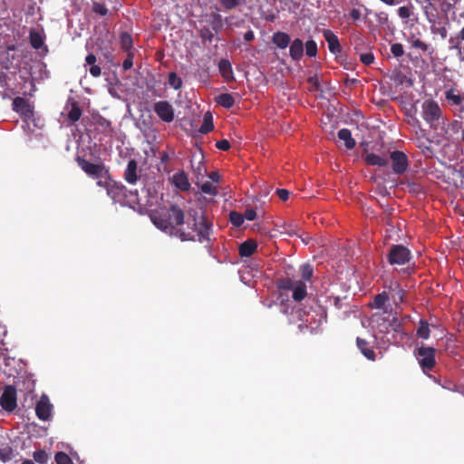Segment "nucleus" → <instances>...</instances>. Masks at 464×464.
I'll use <instances>...</instances> for the list:
<instances>
[{
    "mask_svg": "<svg viewBox=\"0 0 464 464\" xmlns=\"http://www.w3.org/2000/svg\"><path fill=\"white\" fill-rule=\"evenodd\" d=\"M34 459L40 464H46L48 461V455L44 450H38L33 454Z\"/></svg>",
    "mask_w": 464,
    "mask_h": 464,
    "instance_id": "a19ab883",
    "label": "nucleus"
},
{
    "mask_svg": "<svg viewBox=\"0 0 464 464\" xmlns=\"http://www.w3.org/2000/svg\"><path fill=\"white\" fill-rule=\"evenodd\" d=\"M276 194L281 200L286 201L289 198L290 192L285 188H277Z\"/></svg>",
    "mask_w": 464,
    "mask_h": 464,
    "instance_id": "864d4df0",
    "label": "nucleus"
},
{
    "mask_svg": "<svg viewBox=\"0 0 464 464\" xmlns=\"http://www.w3.org/2000/svg\"><path fill=\"white\" fill-rule=\"evenodd\" d=\"M360 61L365 65H370L374 62V55L372 52L360 53Z\"/></svg>",
    "mask_w": 464,
    "mask_h": 464,
    "instance_id": "c03bdc74",
    "label": "nucleus"
},
{
    "mask_svg": "<svg viewBox=\"0 0 464 464\" xmlns=\"http://www.w3.org/2000/svg\"><path fill=\"white\" fill-rule=\"evenodd\" d=\"M82 111L80 108L78 102H74L72 103L71 110L68 112V121L71 124H74L78 121L82 116Z\"/></svg>",
    "mask_w": 464,
    "mask_h": 464,
    "instance_id": "c85d7f7f",
    "label": "nucleus"
},
{
    "mask_svg": "<svg viewBox=\"0 0 464 464\" xmlns=\"http://www.w3.org/2000/svg\"><path fill=\"white\" fill-rule=\"evenodd\" d=\"M153 110L158 117L165 122H171L174 120V109L172 105L167 101H160L155 102Z\"/></svg>",
    "mask_w": 464,
    "mask_h": 464,
    "instance_id": "f8f14e48",
    "label": "nucleus"
},
{
    "mask_svg": "<svg viewBox=\"0 0 464 464\" xmlns=\"http://www.w3.org/2000/svg\"><path fill=\"white\" fill-rule=\"evenodd\" d=\"M307 82L314 87V89L318 90L320 87V82L318 77L316 75H313L307 78Z\"/></svg>",
    "mask_w": 464,
    "mask_h": 464,
    "instance_id": "e2e57ef3",
    "label": "nucleus"
},
{
    "mask_svg": "<svg viewBox=\"0 0 464 464\" xmlns=\"http://www.w3.org/2000/svg\"><path fill=\"white\" fill-rule=\"evenodd\" d=\"M302 281H310L314 275V268L310 264H303L300 267Z\"/></svg>",
    "mask_w": 464,
    "mask_h": 464,
    "instance_id": "e433bc0d",
    "label": "nucleus"
},
{
    "mask_svg": "<svg viewBox=\"0 0 464 464\" xmlns=\"http://www.w3.org/2000/svg\"><path fill=\"white\" fill-rule=\"evenodd\" d=\"M255 38L254 32L252 30H248L244 34V40L246 42H251Z\"/></svg>",
    "mask_w": 464,
    "mask_h": 464,
    "instance_id": "338daca9",
    "label": "nucleus"
},
{
    "mask_svg": "<svg viewBox=\"0 0 464 464\" xmlns=\"http://www.w3.org/2000/svg\"><path fill=\"white\" fill-rule=\"evenodd\" d=\"M76 162L78 166L92 179H102L103 176L109 178V169L103 163H92L79 156L76 158Z\"/></svg>",
    "mask_w": 464,
    "mask_h": 464,
    "instance_id": "423d86ee",
    "label": "nucleus"
},
{
    "mask_svg": "<svg viewBox=\"0 0 464 464\" xmlns=\"http://www.w3.org/2000/svg\"><path fill=\"white\" fill-rule=\"evenodd\" d=\"M96 61H97V58L93 53H89L85 58L86 64H88L90 66L95 64Z\"/></svg>",
    "mask_w": 464,
    "mask_h": 464,
    "instance_id": "69168bd1",
    "label": "nucleus"
},
{
    "mask_svg": "<svg viewBox=\"0 0 464 464\" xmlns=\"http://www.w3.org/2000/svg\"><path fill=\"white\" fill-rule=\"evenodd\" d=\"M214 129L212 116L209 113L204 115L203 122L199 128V132L207 134Z\"/></svg>",
    "mask_w": 464,
    "mask_h": 464,
    "instance_id": "473e14b6",
    "label": "nucleus"
},
{
    "mask_svg": "<svg viewBox=\"0 0 464 464\" xmlns=\"http://www.w3.org/2000/svg\"><path fill=\"white\" fill-rule=\"evenodd\" d=\"M411 258V250L401 244L392 245L387 254V261L391 266L407 265Z\"/></svg>",
    "mask_w": 464,
    "mask_h": 464,
    "instance_id": "39448f33",
    "label": "nucleus"
},
{
    "mask_svg": "<svg viewBox=\"0 0 464 464\" xmlns=\"http://www.w3.org/2000/svg\"><path fill=\"white\" fill-rule=\"evenodd\" d=\"M257 245L253 240H246L239 246V255L242 257L251 256L256 250Z\"/></svg>",
    "mask_w": 464,
    "mask_h": 464,
    "instance_id": "b1692460",
    "label": "nucleus"
},
{
    "mask_svg": "<svg viewBox=\"0 0 464 464\" xmlns=\"http://www.w3.org/2000/svg\"><path fill=\"white\" fill-rule=\"evenodd\" d=\"M394 290H396V296H394V303H395V304H398V303H401L403 301V296H404L405 292L397 284L395 285Z\"/></svg>",
    "mask_w": 464,
    "mask_h": 464,
    "instance_id": "8fccbe9b",
    "label": "nucleus"
},
{
    "mask_svg": "<svg viewBox=\"0 0 464 464\" xmlns=\"http://www.w3.org/2000/svg\"><path fill=\"white\" fill-rule=\"evenodd\" d=\"M244 219L254 220L256 217V212L253 208H246L245 213L243 214Z\"/></svg>",
    "mask_w": 464,
    "mask_h": 464,
    "instance_id": "13d9d810",
    "label": "nucleus"
},
{
    "mask_svg": "<svg viewBox=\"0 0 464 464\" xmlns=\"http://www.w3.org/2000/svg\"><path fill=\"white\" fill-rule=\"evenodd\" d=\"M22 384L24 388V391L28 393H31L34 391V381L31 378H25L22 381Z\"/></svg>",
    "mask_w": 464,
    "mask_h": 464,
    "instance_id": "49530a36",
    "label": "nucleus"
},
{
    "mask_svg": "<svg viewBox=\"0 0 464 464\" xmlns=\"http://www.w3.org/2000/svg\"><path fill=\"white\" fill-rule=\"evenodd\" d=\"M323 36L328 44L329 51L336 56L340 55L343 48L337 35L333 31L324 29L323 31Z\"/></svg>",
    "mask_w": 464,
    "mask_h": 464,
    "instance_id": "2eb2a0df",
    "label": "nucleus"
},
{
    "mask_svg": "<svg viewBox=\"0 0 464 464\" xmlns=\"http://www.w3.org/2000/svg\"><path fill=\"white\" fill-rule=\"evenodd\" d=\"M333 305L336 310V316L339 319H344L349 317L350 311L348 310L349 304L344 303L340 297H334L333 299Z\"/></svg>",
    "mask_w": 464,
    "mask_h": 464,
    "instance_id": "412c9836",
    "label": "nucleus"
},
{
    "mask_svg": "<svg viewBox=\"0 0 464 464\" xmlns=\"http://www.w3.org/2000/svg\"><path fill=\"white\" fill-rule=\"evenodd\" d=\"M416 335L419 338L427 340L430 338V324L427 320L421 319L419 323V327L416 331Z\"/></svg>",
    "mask_w": 464,
    "mask_h": 464,
    "instance_id": "cd10ccee",
    "label": "nucleus"
},
{
    "mask_svg": "<svg viewBox=\"0 0 464 464\" xmlns=\"http://www.w3.org/2000/svg\"><path fill=\"white\" fill-rule=\"evenodd\" d=\"M172 183L181 191H188L190 188V183L184 170H179L173 175Z\"/></svg>",
    "mask_w": 464,
    "mask_h": 464,
    "instance_id": "f3484780",
    "label": "nucleus"
},
{
    "mask_svg": "<svg viewBox=\"0 0 464 464\" xmlns=\"http://www.w3.org/2000/svg\"><path fill=\"white\" fill-rule=\"evenodd\" d=\"M398 14L402 19H408L411 15V6H401L398 9Z\"/></svg>",
    "mask_w": 464,
    "mask_h": 464,
    "instance_id": "de8ad7c7",
    "label": "nucleus"
},
{
    "mask_svg": "<svg viewBox=\"0 0 464 464\" xmlns=\"http://www.w3.org/2000/svg\"><path fill=\"white\" fill-rule=\"evenodd\" d=\"M133 65V53L129 52L126 59L122 63V68L127 71L130 70Z\"/></svg>",
    "mask_w": 464,
    "mask_h": 464,
    "instance_id": "09e8293b",
    "label": "nucleus"
},
{
    "mask_svg": "<svg viewBox=\"0 0 464 464\" xmlns=\"http://www.w3.org/2000/svg\"><path fill=\"white\" fill-rule=\"evenodd\" d=\"M229 220L233 226L238 227L244 223V216L239 212L231 211L229 213Z\"/></svg>",
    "mask_w": 464,
    "mask_h": 464,
    "instance_id": "4c0bfd02",
    "label": "nucleus"
},
{
    "mask_svg": "<svg viewBox=\"0 0 464 464\" xmlns=\"http://www.w3.org/2000/svg\"><path fill=\"white\" fill-rule=\"evenodd\" d=\"M124 179L129 184H135L139 179L138 163L132 159L130 160L124 171Z\"/></svg>",
    "mask_w": 464,
    "mask_h": 464,
    "instance_id": "dca6fc26",
    "label": "nucleus"
},
{
    "mask_svg": "<svg viewBox=\"0 0 464 464\" xmlns=\"http://www.w3.org/2000/svg\"><path fill=\"white\" fill-rule=\"evenodd\" d=\"M100 125L102 126L105 129H111V123L110 121L102 118L99 121Z\"/></svg>",
    "mask_w": 464,
    "mask_h": 464,
    "instance_id": "774afa93",
    "label": "nucleus"
},
{
    "mask_svg": "<svg viewBox=\"0 0 464 464\" xmlns=\"http://www.w3.org/2000/svg\"><path fill=\"white\" fill-rule=\"evenodd\" d=\"M225 10L235 9L246 3V0H218Z\"/></svg>",
    "mask_w": 464,
    "mask_h": 464,
    "instance_id": "f704fd0d",
    "label": "nucleus"
},
{
    "mask_svg": "<svg viewBox=\"0 0 464 464\" xmlns=\"http://www.w3.org/2000/svg\"><path fill=\"white\" fill-rule=\"evenodd\" d=\"M305 53L309 57H315L317 54V44L310 39L305 43Z\"/></svg>",
    "mask_w": 464,
    "mask_h": 464,
    "instance_id": "58836bf2",
    "label": "nucleus"
},
{
    "mask_svg": "<svg viewBox=\"0 0 464 464\" xmlns=\"http://www.w3.org/2000/svg\"><path fill=\"white\" fill-rule=\"evenodd\" d=\"M93 11L101 15H106L108 13L107 7L103 4L94 3Z\"/></svg>",
    "mask_w": 464,
    "mask_h": 464,
    "instance_id": "3c124183",
    "label": "nucleus"
},
{
    "mask_svg": "<svg viewBox=\"0 0 464 464\" xmlns=\"http://www.w3.org/2000/svg\"><path fill=\"white\" fill-rule=\"evenodd\" d=\"M390 325L392 326L393 331H395L397 333L401 332L402 324H401V320L398 317H393L392 322L390 323Z\"/></svg>",
    "mask_w": 464,
    "mask_h": 464,
    "instance_id": "603ef678",
    "label": "nucleus"
},
{
    "mask_svg": "<svg viewBox=\"0 0 464 464\" xmlns=\"http://www.w3.org/2000/svg\"><path fill=\"white\" fill-rule=\"evenodd\" d=\"M289 54L294 61L301 60L304 55V43L301 39L296 38L290 43Z\"/></svg>",
    "mask_w": 464,
    "mask_h": 464,
    "instance_id": "a211bd4d",
    "label": "nucleus"
},
{
    "mask_svg": "<svg viewBox=\"0 0 464 464\" xmlns=\"http://www.w3.org/2000/svg\"><path fill=\"white\" fill-rule=\"evenodd\" d=\"M337 135H338L339 140L344 141V145L347 150H353L355 147L356 142H355L354 139L352 137V133H351L350 130L345 129V128L341 129L338 131Z\"/></svg>",
    "mask_w": 464,
    "mask_h": 464,
    "instance_id": "393cba45",
    "label": "nucleus"
},
{
    "mask_svg": "<svg viewBox=\"0 0 464 464\" xmlns=\"http://www.w3.org/2000/svg\"><path fill=\"white\" fill-rule=\"evenodd\" d=\"M216 147L223 151H227L230 149V143L227 140H220L217 141Z\"/></svg>",
    "mask_w": 464,
    "mask_h": 464,
    "instance_id": "5fc2aeb1",
    "label": "nucleus"
},
{
    "mask_svg": "<svg viewBox=\"0 0 464 464\" xmlns=\"http://www.w3.org/2000/svg\"><path fill=\"white\" fill-rule=\"evenodd\" d=\"M390 160L393 173L401 175L406 172L409 167V160L404 152L400 150L392 151L390 154Z\"/></svg>",
    "mask_w": 464,
    "mask_h": 464,
    "instance_id": "9d476101",
    "label": "nucleus"
},
{
    "mask_svg": "<svg viewBox=\"0 0 464 464\" xmlns=\"http://www.w3.org/2000/svg\"><path fill=\"white\" fill-rule=\"evenodd\" d=\"M272 43L280 49H285L291 43V37L287 33L276 32L272 36Z\"/></svg>",
    "mask_w": 464,
    "mask_h": 464,
    "instance_id": "4be33fe9",
    "label": "nucleus"
},
{
    "mask_svg": "<svg viewBox=\"0 0 464 464\" xmlns=\"http://www.w3.org/2000/svg\"><path fill=\"white\" fill-rule=\"evenodd\" d=\"M0 85L3 88H6V89L9 88V86H8V75L5 72H0Z\"/></svg>",
    "mask_w": 464,
    "mask_h": 464,
    "instance_id": "680f3d73",
    "label": "nucleus"
},
{
    "mask_svg": "<svg viewBox=\"0 0 464 464\" xmlns=\"http://www.w3.org/2000/svg\"><path fill=\"white\" fill-rule=\"evenodd\" d=\"M15 80L17 82L15 88L18 90V92L24 96H33L36 88L30 72L26 69L19 70L18 78H15Z\"/></svg>",
    "mask_w": 464,
    "mask_h": 464,
    "instance_id": "6e6552de",
    "label": "nucleus"
},
{
    "mask_svg": "<svg viewBox=\"0 0 464 464\" xmlns=\"http://www.w3.org/2000/svg\"><path fill=\"white\" fill-rule=\"evenodd\" d=\"M29 38H30V44L33 48L38 50L44 45V37L42 36V34L40 33L35 32V31H31Z\"/></svg>",
    "mask_w": 464,
    "mask_h": 464,
    "instance_id": "7c9ffc66",
    "label": "nucleus"
},
{
    "mask_svg": "<svg viewBox=\"0 0 464 464\" xmlns=\"http://www.w3.org/2000/svg\"><path fill=\"white\" fill-rule=\"evenodd\" d=\"M107 194L115 202L122 206L133 208L140 203L138 190H128L124 185L111 179L107 185Z\"/></svg>",
    "mask_w": 464,
    "mask_h": 464,
    "instance_id": "f03ea898",
    "label": "nucleus"
},
{
    "mask_svg": "<svg viewBox=\"0 0 464 464\" xmlns=\"http://www.w3.org/2000/svg\"><path fill=\"white\" fill-rule=\"evenodd\" d=\"M349 16L351 17V19H353V22H355L361 19L362 14L359 9L353 8L349 13Z\"/></svg>",
    "mask_w": 464,
    "mask_h": 464,
    "instance_id": "bf43d9fd",
    "label": "nucleus"
},
{
    "mask_svg": "<svg viewBox=\"0 0 464 464\" xmlns=\"http://www.w3.org/2000/svg\"><path fill=\"white\" fill-rule=\"evenodd\" d=\"M216 102L226 108L230 109L235 104V99L230 93H222L215 98Z\"/></svg>",
    "mask_w": 464,
    "mask_h": 464,
    "instance_id": "bb28decb",
    "label": "nucleus"
},
{
    "mask_svg": "<svg viewBox=\"0 0 464 464\" xmlns=\"http://www.w3.org/2000/svg\"><path fill=\"white\" fill-rule=\"evenodd\" d=\"M276 285L280 290H292V297L296 302L303 301L307 295L306 284L302 280L295 281L289 277H282L277 280Z\"/></svg>",
    "mask_w": 464,
    "mask_h": 464,
    "instance_id": "20e7f679",
    "label": "nucleus"
},
{
    "mask_svg": "<svg viewBox=\"0 0 464 464\" xmlns=\"http://www.w3.org/2000/svg\"><path fill=\"white\" fill-rule=\"evenodd\" d=\"M218 70L221 76L227 81L235 80L232 65L227 59H221L218 63Z\"/></svg>",
    "mask_w": 464,
    "mask_h": 464,
    "instance_id": "aec40b11",
    "label": "nucleus"
},
{
    "mask_svg": "<svg viewBox=\"0 0 464 464\" xmlns=\"http://www.w3.org/2000/svg\"><path fill=\"white\" fill-rule=\"evenodd\" d=\"M56 464H72V459L68 454L63 451H59L54 456Z\"/></svg>",
    "mask_w": 464,
    "mask_h": 464,
    "instance_id": "ea45409f",
    "label": "nucleus"
},
{
    "mask_svg": "<svg viewBox=\"0 0 464 464\" xmlns=\"http://www.w3.org/2000/svg\"><path fill=\"white\" fill-rule=\"evenodd\" d=\"M150 218L157 228L181 241H210L211 223L204 217L198 221L196 216L185 221L183 209L176 204L151 210Z\"/></svg>",
    "mask_w": 464,
    "mask_h": 464,
    "instance_id": "f257e3e1",
    "label": "nucleus"
},
{
    "mask_svg": "<svg viewBox=\"0 0 464 464\" xmlns=\"http://www.w3.org/2000/svg\"><path fill=\"white\" fill-rule=\"evenodd\" d=\"M14 457V450L10 445L5 444L0 448V460L2 462H8L13 459Z\"/></svg>",
    "mask_w": 464,
    "mask_h": 464,
    "instance_id": "c756f323",
    "label": "nucleus"
},
{
    "mask_svg": "<svg viewBox=\"0 0 464 464\" xmlns=\"http://www.w3.org/2000/svg\"><path fill=\"white\" fill-rule=\"evenodd\" d=\"M390 300V295L386 291H383L374 296L372 303L370 304L372 308L382 309L385 304Z\"/></svg>",
    "mask_w": 464,
    "mask_h": 464,
    "instance_id": "a878e982",
    "label": "nucleus"
},
{
    "mask_svg": "<svg viewBox=\"0 0 464 464\" xmlns=\"http://www.w3.org/2000/svg\"><path fill=\"white\" fill-rule=\"evenodd\" d=\"M391 52L395 57H401L404 53L403 45L399 43L393 44L391 46Z\"/></svg>",
    "mask_w": 464,
    "mask_h": 464,
    "instance_id": "a18cd8bd",
    "label": "nucleus"
},
{
    "mask_svg": "<svg viewBox=\"0 0 464 464\" xmlns=\"http://www.w3.org/2000/svg\"><path fill=\"white\" fill-rule=\"evenodd\" d=\"M53 404L50 402L48 395L42 394L35 406V414L41 420H48L52 415Z\"/></svg>",
    "mask_w": 464,
    "mask_h": 464,
    "instance_id": "ddd939ff",
    "label": "nucleus"
},
{
    "mask_svg": "<svg viewBox=\"0 0 464 464\" xmlns=\"http://www.w3.org/2000/svg\"><path fill=\"white\" fill-rule=\"evenodd\" d=\"M363 160L369 166L386 167L389 163L387 157L380 156L375 153H367L363 156Z\"/></svg>",
    "mask_w": 464,
    "mask_h": 464,
    "instance_id": "6ab92c4d",
    "label": "nucleus"
},
{
    "mask_svg": "<svg viewBox=\"0 0 464 464\" xmlns=\"http://www.w3.org/2000/svg\"><path fill=\"white\" fill-rule=\"evenodd\" d=\"M200 36L203 40L211 42L213 40L214 34L209 29L201 30Z\"/></svg>",
    "mask_w": 464,
    "mask_h": 464,
    "instance_id": "6e6d98bb",
    "label": "nucleus"
},
{
    "mask_svg": "<svg viewBox=\"0 0 464 464\" xmlns=\"http://www.w3.org/2000/svg\"><path fill=\"white\" fill-rule=\"evenodd\" d=\"M421 118L433 130L444 129L446 118L442 109L434 100H425L422 102Z\"/></svg>",
    "mask_w": 464,
    "mask_h": 464,
    "instance_id": "7ed1b4c3",
    "label": "nucleus"
},
{
    "mask_svg": "<svg viewBox=\"0 0 464 464\" xmlns=\"http://www.w3.org/2000/svg\"><path fill=\"white\" fill-rule=\"evenodd\" d=\"M376 16H377L378 22L382 24H384L388 22V15L384 12H381V13L377 14Z\"/></svg>",
    "mask_w": 464,
    "mask_h": 464,
    "instance_id": "0e129e2a",
    "label": "nucleus"
},
{
    "mask_svg": "<svg viewBox=\"0 0 464 464\" xmlns=\"http://www.w3.org/2000/svg\"><path fill=\"white\" fill-rule=\"evenodd\" d=\"M200 189L203 193L215 196L217 194V188L209 181H206L200 186Z\"/></svg>",
    "mask_w": 464,
    "mask_h": 464,
    "instance_id": "37998d69",
    "label": "nucleus"
},
{
    "mask_svg": "<svg viewBox=\"0 0 464 464\" xmlns=\"http://www.w3.org/2000/svg\"><path fill=\"white\" fill-rule=\"evenodd\" d=\"M212 29L218 33L223 28V19L220 14L212 13L210 14Z\"/></svg>",
    "mask_w": 464,
    "mask_h": 464,
    "instance_id": "72a5a7b5",
    "label": "nucleus"
},
{
    "mask_svg": "<svg viewBox=\"0 0 464 464\" xmlns=\"http://www.w3.org/2000/svg\"><path fill=\"white\" fill-rule=\"evenodd\" d=\"M436 349L421 345L416 349L415 355L419 360V363L424 372L431 371L436 365Z\"/></svg>",
    "mask_w": 464,
    "mask_h": 464,
    "instance_id": "0eeeda50",
    "label": "nucleus"
},
{
    "mask_svg": "<svg viewBox=\"0 0 464 464\" xmlns=\"http://www.w3.org/2000/svg\"><path fill=\"white\" fill-rule=\"evenodd\" d=\"M356 344L361 353L371 361L375 360V352L370 346V343L361 337L356 338Z\"/></svg>",
    "mask_w": 464,
    "mask_h": 464,
    "instance_id": "5701e85b",
    "label": "nucleus"
},
{
    "mask_svg": "<svg viewBox=\"0 0 464 464\" xmlns=\"http://www.w3.org/2000/svg\"><path fill=\"white\" fill-rule=\"evenodd\" d=\"M336 61L346 70H353L354 63L351 61H348L347 57L343 55H337L335 57Z\"/></svg>",
    "mask_w": 464,
    "mask_h": 464,
    "instance_id": "79ce46f5",
    "label": "nucleus"
},
{
    "mask_svg": "<svg viewBox=\"0 0 464 464\" xmlns=\"http://www.w3.org/2000/svg\"><path fill=\"white\" fill-rule=\"evenodd\" d=\"M89 71L93 77H99L102 74V69L97 64L91 65Z\"/></svg>",
    "mask_w": 464,
    "mask_h": 464,
    "instance_id": "052dcab7",
    "label": "nucleus"
},
{
    "mask_svg": "<svg viewBox=\"0 0 464 464\" xmlns=\"http://www.w3.org/2000/svg\"><path fill=\"white\" fill-rule=\"evenodd\" d=\"M168 82L174 90H179L182 87V80L174 72L169 73Z\"/></svg>",
    "mask_w": 464,
    "mask_h": 464,
    "instance_id": "c9c22d12",
    "label": "nucleus"
},
{
    "mask_svg": "<svg viewBox=\"0 0 464 464\" xmlns=\"http://www.w3.org/2000/svg\"><path fill=\"white\" fill-rule=\"evenodd\" d=\"M412 46L414 48L420 49L423 52H426L428 50V44H426L424 42H422L420 39H416L412 42Z\"/></svg>",
    "mask_w": 464,
    "mask_h": 464,
    "instance_id": "4d7b16f0",
    "label": "nucleus"
},
{
    "mask_svg": "<svg viewBox=\"0 0 464 464\" xmlns=\"http://www.w3.org/2000/svg\"><path fill=\"white\" fill-rule=\"evenodd\" d=\"M16 393L17 388L15 386L7 385L5 387L0 397V405L5 411L12 412L17 407Z\"/></svg>",
    "mask_w": 464,
    "mask_h": 464,
    "instance_id": "1a4fd4ad",
    "label": "nucleus"
},
{
    "mask_svg": "<svg viewBox=\"0 0 464 464\" xmlns=\"http://www.w3.org/2000/svg\"><path fill=\"white\" fill-rule=\"evenodd\" d=\"M13 110L19 113L24 119H31L34 116V109L22 97H15L12 102Z\"/></svg>",
    "mask_w": 464,
    "mask_h": 464,
    "instance_id": "4468645a",
    "label": "nucleus"
},
{
    "mask_svg": "<svg viewBox=\"0 0 464 464\" xmlns=\"http://www.w3.org/2000/svg\"><path fill=\"white\" fill-rule=\"evenodd\" d=\"M445 100L450 107H454L459 112L464 111V92L460 90L451 87L444 92Z\"/></svg>",
    "mask_w": 464,
    "mask_h": 464,
    "instance_id": "9b49d317",
    "label": "nucleus"
},
{
    "mask_svg": "<svg viewBox=\"0 0 464 464\" xmlns=\"http://www.w3.org/2000/svg\"><path fill=\"white\" fill-rule=\"evenodd\" d=\"M132 37L130 34L124 32L121 34L120 36V44L123 51L130 52V50L132 48Z\"/></svg>",
    "mask_w": 464,
    "mask_h": 464,
    "instance_id": "2f4dec72",
    "label": "nucleus"
}]
</instances>
